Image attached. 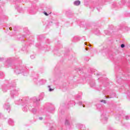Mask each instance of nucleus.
<instances>
[{"label":"nucleus","instance_id":"7","mask_svg":"<svg viewBox=\"0 0 130 130\" xmlns=\"http://www.w3.org/2000/svg\"><path fill=\"white\" fill-rule=\"evenodd\" d=\"M95 80H92L91 81H90V87H91V88H93V87H95Z\"/></svg>","mask_w":130,"mask_h":130},{"label":"nucleus","instance_id":"30","mask_svg":"<svg viewBox=\"0 0 130 130\" xmlns=\"http://www.w3.org/2000/svg\"><path fill=\"white\" fill-rule=\"evenodd\" d=\"M0 60L1 61H3V60H4V58H1Z\"/></svg>","mask_w":130,"mask_h":130},{"label":"nucleus","instance_id":"31","mask_svg":"<svg viewBox=\"0 0 130 130\" xmlns=\"http://www.w3.org/2000/svg\"><path fill=\"white\" fill-rule=\"evenodd\" d=\"M50 130H53L54 129V128L53 127H51L50 128Z\"/></svg>","mask_w":130,"mask_h":130},{"label":"nucleus","instance_id":"34","mask_svg":"<svg viewBox=\"0 0 130 130\" xmlns=\"http://www.w3.org/2000/svg\"><path fill=\"white\" fill-rule=\"evenodd\" d=\"M44 95V94L43 93H42L40 96H42V97H43Z\"/></svg>","mask_w":130,"mask_h":130},{"label":"nucleus","instance_id":"23","mask_svg":"<svg viewBox=\"0 0 130 130\" xmlns=\"http://www.w3.org/2000/svg\"><path fill=\"white\" fill-rule=\"evenodd\" d=\"M77 98H78V99H80L82 98V95H78L77 96Z\"/></svg>","mask_w":130,"mask_h":130},{"label":"nucleus","instance_id":"33","mask_svg":"<svg viewBox=\"0 0 130 130\" xmlns=\"http://www.w3.org/2000/svg\"><path fill=\"white\" fill-rule=\"evenodd\" d=\"M85 45H88V42H85Z\"/></svg>","mask_w":130,"mask_h":130},{"label":"nucleus","instance_id":"11","mask_svg":"<svg viewBox=\"0 0 130 130\" xmlns=\"http://www.w3.org/2000/svg\"><path fill=\"white\" fill-rule=\"evenodd\" d=\"M8 123L10 125H14V120H13L12 119H9L8 120Z\"/></svg>","mask_w":130,"mask_h":130},{"label":"nucleus","instance_id":"3","mask_svg":"<svg viewBox=\"0 0 130 130\" xmlns=\"http://www.w3.org/2000/svg\"><path fill=\"white\" fill-rule=\"evenodd\" d=\"M14 72L16 73L17 75H19V74H22V73H25L26 72V70H22V67H16L14 69Z\"/></svg>","mask_w":130,"mask_h":130},{"label":"nucleus","instance_id":"12","mask_svg":"<svg viewBox=\"0 0 130 130\" xmlns=\"http://www.w3.org/2000/svg\"><path fill=\"white\" fill-rule=\"evenodd\" d=\"M74 5H75V6H80V5H81V2L79 1H76L74 2Z\"/></svg>","mask_w":130,"mask_h":130},{"label":"nucleus","instance_id":"39","mask_svg":"<svg viewBox=\"0 0 130 130\" xmlns=\"http://www.w3.org/2000/svg\"><path fill=\"white\" fill-rule=\"evenodd\" d=\"M85 49H86V50H88L87 48H86Z\"/></svg>","mask_w":130,"mask_h":130},{"label":"nucleus","instance_id":"20","mask_svg":"<svg viewBox=\"0 0 130 130\" xmlns=\"http://www.w3.org/2000/svg\"><path fill=\"white\" fill-rule=\"evenodd\" d=\"M90 24H87L85 25V29H87V28H89V27H90Z\"/></svg>","mask_w":130,"mask_h":130},{"label":"nucleus","instance_id":"41","mask_svg":"<svg viewBox=\"0 0 130 130\" xmlns=\"http://www.w3.org/2000/svg\"><path fill=\"white\" fill-rule=\"evenodd\" d=\"M89 46L91 47V44H89Z\"/></svg>","mask_w":130,"mask_h":130},{"label":"nucleus","instance_id":"19","mask_svg":"<svg viewBox=\"0 0 130 130\" xmlns=\"http://www.w3.org/2000/svg\"><path fill=\"white\" fill-rule=\"evenodd\" d=\"M22 100H19L18 101L16 102V104H20L22 102Z\"/></svg>","mask_w":130,"mask_h":130},{"label":"nucleus","instance_id":"28","mask_svg":"<svg viewBox=\"0 0 130 130\" xmlns=\"http://www.w3.org/2000/svg\"><path fill=\"white\" fill-rule=\"evenodd\" d=\"M43 119V118H42V117H40L39 118V119H40V120H42Z\"/></svg>","mask_w":130,"mask_h":130},{"label":"nucleus","instance_id":"15","mask_svg":"<svg viewBox=\"0 0 130 130\" xmlns=\"http://www.w3.org/2000/svg\"><path fill=\"white\" fill-rule=\"evenodd\" d=\"M65 124L66 125H69L70 124V122L68 120V119L66 120Z\"/></svg>","mask_w":130,"mask_h":130},{"label":"nucleus","instance_id":"8","mask_svg":"<svg viewBox=\"0 0 130 130\" xmlns=\"http://www.w3.org/2000/svg\"><path fill=\"white\" fill-rule=\"evenodd\" d=\"M80 40V37L76 36L74 37L73 41V42H77V41H79Z\"/></svg>","mask_w":130,"mask_h":130},{"label":"nucleus","instance_id":"42","mask_svg":"<svg viewBox=\"0 0 130 130\" xmlns=\"http://www.w3.org/2000/svg\"><path fill=\"white\" fill-rule=\"evenodd\" d=\"M2 115V113H0V116Z\"/></svg>","mask_w":130,"mask_h":130},{"label":"nucleus","instance_id":"2","mask_svg":"<svg viewBox=\"0 0 130 130\" xmlns=\"http://www.w3.org/2000/svg\"><path fill=\"white\" fill-rule=\"evenodd\" d=\"M100 111L101 112V121L103 122V123H106L107 122V117H106V112H105L103 109V108H101Z\"/></svg>","mask_w":130,"mask_h":130},{"label":"nucleus","instance_id":"22","mask_svg":"<svg viewBox=\"0 0 130 130\" xmlns=\"http://www.w3.org/2000/svg\"><path fill=\"white\" fill-rule=\"evenodd\" d=\"M30 58L31 59H34V58H35V56L34 55H32L30 56Z\"/></svg>","mask_w":130,"mask_h":130},{"label":"nucleus","instance_id":"37","mask_svg":"<svg viewBox=\"0 0 130 130\" xmlns=\"http://www.w3.org/2000/svg\"><path fill=\"white\" fill-rule=\"evenodd\" d=\"M23 37L24 38H25V37H26V36H25V35H24L23 36Z\"/></svg>","mask_w":130,"mask_h":130},{"label":"nucleus","instance_id":"17","mask_svg":"<svg viewBox=\"0 0 130 130\" xmlns=\"http://www.w3.org/2000/svg\"><path fill=\"white\" fill-rule=\"evenodd\" d=\"M124 29L125 31H129L130 30V28L127 26L125 27Z\"/></svg>","mask_w":130,"mask_h":130},{"label":"nucleus","instance_id":"1","mask_svg":"<svg viewBox=\"0 0 130 130\" xmlns=\"http://www.w3.org/2000/svg\"><path fill=\"white\" fill-rule=\"evenodd\" d=\"M8 89H10V95L11 98H15L19 95V88H16V86L9 84L8 85L4 86L2 88L3 92H7Z\"/></svg>","mask_w":130,"mask_h":130},{"label":"nucleus","instance_id":"9","mask_svg":"<svg viewBox=\"0 0 130 130\" xmlns=\"http://www.w3.org/2000/svg\"><path fill=\"white\" fill-rule=\"evenodd\" d=\"M39 83L40 85H44V84H45L46 83V80L42 79L39 81Z\"/></svg>","mask_w":130,"mask_h":130},{"label":"nucleus","instance_id":"38","mask_svg":"<svg viewBox=\"0 0 130 130\" xmlns=\"http://www.w3.org/2000/svg\"><path fill=\"white\" fill-rule=\"evenodd\" d=\"M83 107H85V105H82Z\"/></svg>","mask_w":130,"mask_h":130},{"label":"nucleus","instance_id":"43","mask_svg":"<svg viewBox=\"0 0 130 130\" xmlns=\"http://www.w3.org/2000/svg\"><path fill=\"white\" fill-rule=\"evenodd\" d=\"M14 31H16V29H15V28H14Z\"/></svg>","mask_w":130,"mask_h":130},{"label":"nucleus","instance_id":"5","mask_svg":"<svg viewBox=\"0 0 130 130\" xmlns=\"http://www.w3.org/2000/svg\"><path fill=\"white\" fill-rule=\"evenodd\" d=\"M3 107L5 109L7 110L8 112H10V110L11 109V106H10V104L9 103H6L4 106Z\"/></svg>","mask_w":130,"mask_h":130},{"label":"nucleus","instance_id":"14","mask_svg":"<svg viewBox=\"0 0 130 130\" xmlns=\"http://www.w3.org/2000/svg\"><path fill=\"white\" fill-rule=\"evenodd\" d=\"M31 111L32 113H34V114H36V112H37V110L36 109H32Z\"/></svg>","mask_w":130,"mask_h":130},{"label":"nucleus","instance_id":"21","mask_svg":"<svg viewBox=\"0 0 130 130\" xmlns=\"http://www.w3.org/2000/svg\"><path fill=\"white\" fill-rule=\"evenodd\" d=\"M125 118L126 120H128V119H129V116H125Z\"/></svg>","mask_w":130,"mask_h":130},{"label":"nucleus","instance_id":"13","mask_svg":"<svg viewBox=\"0 0 130 130\" xmlns=\"http://www.w3.org/2000/svg\"><path fill=\"white\" fill-rule=\"evenodd\" d=\"M24 32L26 34V35H30V31H29L27 28H24Z\"/></svg>","mask_w":130,"mask_h":130},{"label":"nucleus","instance_id":"6","mask_svg":"<svg viewBox=\"0 0 130 130\" xmlns=\"http://www.w3.org/2000/svg\"><path fill=\"white\" fill-rule=\"evenodd\" d=\"M37 11V10L34 7H31V8L29 9V12L30 14H31V15H34V14H36Z\"/></svg>","mask_w":130,"mask_h":130},{"label":"nucleus","instance_id":"32","mask_svg":"<svg viewBox=\"0 0 130 130\" xmlns=\"http://www.w3.org/2000/svg\"><path fill=\"white\" fill-rule=\"evenodd\" d=\"M3 75H4V74L3 73L0 72V76H3Z\"/></svg>","mask_w":130,"mask_h":130},{"label":"nucleus","instance_id":"26","mask_svg":"<svg viewBox=\"0 0 130 130\" xmlns=\"http://www.w3.org/2000/svg\"><path fill=\"white\" fill-rule=\"evenodd\" d=\"M78 104H79V105L81 106V105H82L83 103H82V102H78Z\"/></svg>","mask_w":130,"mask_h":130},{"label":"nucleus","instance_id":"35","mask_svg":"<svg viewBox=\"0 0 130 130\" xmlns=\"http://www.w3.org/2000/svg\"><path fill=\"white\" fill-rule=\"evenodd\" d=\"M9 30H11L12 29V27H9Z\"/></svg>","mask_w":130,"mask_h":130},{"label":"nucleus","instance_id":"18","mask_svg":"<svg viewBox=\"0 0 130 130\" xmlns=\"http://www.w3.org/2000/svg\"><path fill=\"white\" fill-rule=\"evenodd\" d=\"M48 87L49 88V91L50 92H52V91H53L54 89L51 88H50V85H49Z\"/></svg>","mask_w":130,"mask_h":130},{"label":"nucleus","instance_id":"24","mask_svg":"<svg viewBox=\"0 0 130 130\" xmlns=\"http://www.w3.org/2000/svg\"><path fill=\"white\" fill-rule=\"evenodd\" d=\"M125 45L124 44H122L121 45V48H124V47H125Z\"/></svg>","mask_w":130,"mask_h":130},{"label":"nucleus","instance_id":"16","mask_svg":"<svg viewBox=\"0 0 130 130\" xmlns=\"http://www.w3.org/2000/svg\"><path fill=\"white\" fill-rule=\"evenodd\" d=\"M99 33H100V31L98 29L96 30V31H94V34H96V35H99Z\"/></svg>","mask_w":130,"mask_h":130},{"label":"nucleus","instance_id":"10","mask_svg":"<svg viewBox=\"0 0 130 130\" xmlns=\"http://www.w3.org/2000/svg\"><path fill=\"white\" fill-rule=\"evenodd\" d=\"M22 110L24 112H27V111H28V108L27 107V105H23V107L22 108Z\"/></svg>","mask_w":130,"mask_h":130},{"label":"nucleus","instance_id":"4","mask_svg":"<svg viewBox=\"0 0 130 130\" xmlns=\"http://www.w3.org/2000/svg\"><path fill=\"white\" fill-rule=\"evenodd\" d=\"M32 99L35 106H38V105H39V101H40V99H37V98L34 97Z\"/></svg>","mask_w":130,"mask_h":130},{"label":"nucleus","instance_id":"29","mask_svg":"<svg viewBox=\"0 0 130 130\" xmlns=\"http://www.w3.org/2000/svg\"><path fill=\"white\" fill-rule=\"evenodd\" d=\"M44 14H45V16H48V14H47V13L45 12Z\"/></svg>","mask_w":130,"mask_h":130},{"label":"nucleus","instance_id":"36","mask_svg":"<svg viewBox=\"0 0 130 130\" xmlns=\"http://www.w3.org/2000/svg\"><path fill=\"white\" fill-rule=\"evenodd\" d=\"M108 32V31H107V30L105 31V33H107Z\"/></svg>","mask_w":130,"mask_h":130},{"label":"nucleus","instance_id":"27","mask_svg":"<svg viewBox=\"0 0 130 130\" xmlns=\"http://www.w3.org/2000/svg\"><path fill=\"white\" fill-rule=\"evenodd\" d=\"M105 97L106 99H107V98H113V96L109 97V96H106V95L105 96Z\"/></svg>","mask_w":130,"mask_h":130},{"label":"nucleus","instance_id":"44","mask_svg":"<svg viewBox=\"0 0 130 130\" xmlns=\"http://www.w3.org/2000/svg\"><path fill=\"white\" fill-rule=\"evenodd\" d=\"M6 66H8L7 64H6Z\"/></svg>","mask_w":130,"mask_h":130},{"label":"nucleus","instance_id":"25","mask_svg":"<svg viewBox=\"0 0 130 130\" xmlns=\"http://www.w3.org/2000/svg\"><path fill=\"white\" fill-rule=\"evenodd\" d=\"M101 102H103V103H106V101L104 100H101Z\"/></svg>","mask_w":130,"mask_h":130},{"label":"nucleus","instance_id":"40","mask_svg":"<svg viewBox=\"0 0 130 130\" xmlns=\"http://www.w3.org/2000/svg\"><path fill=\"white\" fill-rule=\"evenodd\" d=\"M9 63V61H6V63Z\"/></svg>","mask_w":130,"mask_h":130}]
</instances>
